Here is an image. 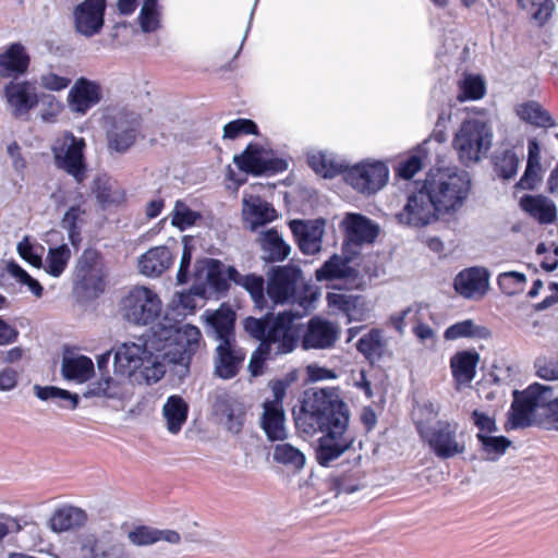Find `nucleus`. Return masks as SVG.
I'll list each match as a JSON object with an SVG mask.
<instances>
[{"mask_svg":"<svg viewBox=\"0 0 558 558\" xmlns=\"http://www.w3.org/2000/svg\"><path fill=\"white\" fill-rule=\"evenodd\" d=\"M526 277L522 272L507 271L502 272L497 278V283L500 290L508 295H514L524 290Z\"/></svg>","mask_w":558,"mask_h":558,"instance_id":"57","label":"nucleus"},{"mask_svg":"<svg viewBox=\"0 0 558 558\" xmlns=\"http://www.w3.org/2000/svg\"><path fill=\"white\" fill-rule=\"evenodd\" d=\"M260 426L271 441H283L288 438L283 408L263 404Z\"/></svg>","mask_w":558,"mask_h":558,"instance_id":"35","label":"nucleus"},{"mask_svg":"<svg viewBox=\"0 0 558 558\" xmlns=\"http://www.w3.org/2000/svg\"><path fill=\"white\" fill-rule=\"evenodd\" d=\"M458 100H478L484 97L486 86L484 80L476 74H465L458 84Z\"/></svg>","mask_w":558,"mask_h":558,"instance_id":"49","label":"nucleus"},{"mask_svg":"<svg viewBox=\"0 0 558 558\" xmlns=\"http://www.w3.org/2000/svg\"><path fill=\"white\" fill-rule=\"evenodd\" d=\"M260 246L265 259L269 262L284 260L291 253V246L276 229H269L260 235Z\"/></svg>","mask_w":558,"mask_h":558,"instance_id":"43","label":"nucleus"},{"mask_svg":"<svg viewBox=\"0 0 558 558\" xmlns=\"http://www.w3.org/2000/svg\"><path fill=\"white\" fill-rule=\"evenodd\" d=\"M234 163L244 172L255 175L276 174L288 169V161L265 145L251 143L245 150L234 156Z\"/></svg>","mask_w":558,"mask_h":558,"instance_id":"13","label":"nucleus"},{"mask_svg":"<svg viewBox=\"0 0 558 558\" xmlns=\"http://www.w3.org/2000/svg\"><path fill=\"white\" fill-rule=\"evenodd\" d=\"M161 310L162 302L159 295L144 286L133 287L120 303L121 316L138 326L154 323L160 316Z\"/></svg>","mask_w":558,"mask_h":558,"instance_id":"8","label":"nucleus"},{"mask_svg":"<svg viewBox=\"0 0 558 558\" xmlns=\"http://www.w3.org/2000/svg\"><path fill=\"white\" fill-rule=\"evenodd\" d=\"M493 141L490 125L481 119L462 122L453 138V147L464 165L480 161L489 150Z\"/></svg>","mask_w":558,"mask_h":558,"instance_id":"7","label":"nucleus"},{"mask_svg":"<svg viewBox=\"0 0 558 558\" xmlns=\"http://www.w3.org/2000/svg\"><path fill=\"white\" fill-rule=\"evenodd\" d=\"M35 396L43 400H51L56 402L60 408L74 410L78 404V396L71 393L65 389H61L54 386H34Z\"/></svg>","mask_w":558,"mask_h":558,"instance_id":"47","label":"nucleus"},{"mask_svg":"<svg viewBox=\"0 0 558 558\" xmlns=\"http://www.w3.org/2000/svg\"><path fill=\"white\" fill-rule=\"evenodd\" d=\"M17 253L28 264L36 268H41L43 266V253L44 247L38 244L31 241L28 236H24L19 243H17Z\"/></svg>","mask_w":558,"mask_h":558,"instance_id":"55","label":"nucleus"},{"mask_svg":"<svg viewBox=\"0 0 558 558\" xmlns=\"http://www.w3.org/2000/svg\"><path fill=\"white\" fill-rule=\"evenodd\" d=\"M326 300L329 308L344 315L348 323L364 322L374 310V304L363 295L329 292Z\"/></svg>","mask_w":558,"mask_h":558,"instance_id":"18","label":"nucleus"},{"mask_svg":"<svg viewBox=\"0 0 558 558\" xmlns=\"http://www.w3.org/2000/svg\"><path fill=\"white\" fill-rule=\"evenodd\" d=\"M123 396L122 385L111 377L101 378L99 381L92 384L85 393V397L122 398Z\"/></svg>","mask_w":558,"mask_h":558,"instance_id":"54","label":"nucleus"},{"mask_svg":"<svg viewBox=\"0 0 558 558\" xmlns=\"http://www.w3.org/2000/svg\"><path fill=\"white\" fill-rule=\"evenodd\" d=\"M520 206L541 223H550L557 217L555 204L543 195H525L520 199Z\"/></svg>","mask_w":558,"mask_h":558,"instance_id":"39","label":"nucleus"},{"mask_svg":"<svg viewBox=\"0 0 558 558\" xmlns=\"http://www.w3.org/2000/svg\"><path fill=\"white\" fill-rule=\"evenodd\" d=\"M341 226L348 242L355 245L371 244L379 233L378 225L361 214L348 213Z\"/></svg>","mask_w":558,"mask_h":558,"instance_id":"26","label":"nucleus"},{"mask_svg":"<svg viewBox=\"0 0 558 558\" xmlns=\"http://www.w3.org/2000/svg\"><path fill=\"white\" fill-rule=\"evenodd\" d=\"M106 0H85L73 12L75 29L92 37L98 34L104 26Z\"/></svg>","mask_w":558,"mask_h":558,"instance_id":"25","label":"nucleus"},{"mask_svg":"<svg viewBox=\"0 0 558 558\" xmlns=\"http://www.w3.org/2000/svg\"><path fill=\"white\" fill-rule=\"evenodd\" d=\"M489 272L484 267L461 270L453 280L456 292L468 300H481L489 290Z\"/></svg>","mask_w":558,"mask_h":558,"instance_id":"20","label":"nucleus"},{"mask_svg":"<svg viewBox=\"0 0 558 558\" xmlns=\"http://www.w3.org/2000/svg\"><path fill=\"white\" fill-rule=\"evenodd\" d=\"M158 341L150 329L146 336L119 344L113 357L116 375L138 385H150L160 380L166 373V367L158 349Z\"/></svg>","mask_w":558,"mask_h":558,"instance_id":"2","label":"nucleus"},{"mask_svg":"<svg viewBox=\"0 0 558 558\" xmlns=\"http://www.w3.org/2000/svg\"><path fill=\"white\" fill-rule=\"evenodd\" d=\"M304 313L291 311L279 313L267 324V333L260 344L266 345L270 354L282 355L290 353L296 345V329L294 320Z\"/></svg>","mask_w":558,"mask_h":558,"instance_id":"14","label":"nucleus"},{"mask_svg":"<svg viewBox=\"0 0 558 558\" xmlns=\"http://www.w3.org/2000/svg\"><path fill=\"white\" fill-rule=\"evenodd\" d=\"M535 374L544 380H558V355L538 356L534 362Z\"/></svg>","mask_w":558,"mask_h":558,"instance_id":"62","label":"nucleus"},{"mask_svg":"<svg viewBox=\"0 0 558 558\" xmlns=\"http://www.w3.org/2000/svg\"><path fill=\"white\" fill-rule=\"evenodd\" d=\"M171 225L181 231L193 227L198 219L201 214L193 210L185 202L177 201L171 211Z\"/></svg>","mask_w":558,"mask_h":558,"instance_id":"53","label":"nucleus"},{"mask_svg":"<svg viewBox=\"0 0 558 558\" xmlns=\"http://www.w3.org/2000/svg\"><path fill=\"white\" fill-rule=\"evenodd\" d=\"M137 21L143 33L158 31L161 26V9L158 0H144Z\"/></svg>","mask_w":558,"mask_h":558,"instance_id":"50","label":"nucleus"},{"mask_svg":"<svg viewBox=\"0 0 558 558\" xmlns=\"http://www.w3.org/2000/svg\"><path fill=\"white\" fill-rule=\"evenodd\" d=\"M102 268L101 255L94 248H86L76 264L77 276L86 283L101 278Z\"/></svg>","mask_w":558,"mask_h":558,"instance_id":"45","label":"nucleus"},{"mask_svg":"<svg viewBox=\"0 0 558 558\" xmlns=\"http://www.w3.org/2000/svg\"><path fill=\"white\" fill-rule=\"evenodd\" d=\"M189 414V405L182 397L170 396L162 407V415L167 429L171 434H178L185 424Z\"/></svg>","mask_w":558,"mask_h":558,"instance_id":"40","label":"nucleus"},{"mask_svg":"<svg viewBox=\"0 0 558 558\" xmlns=\"http://www.w3.org/2000/svg\"><path fill=\"white\" fill-rule=\"evenodd\" d=\"M228 277L235 284L244 288L251 295L255 306L259 310L267 307L265 296V280L262 276L250 274L241 275L234 267L228 268Z\"/></svg>","mask_w":558,"mask_h":558,"instance_id":"37","label":"nucleus"},{"mask_svg":"<svg viewBox=\"0 0 558 558\" xmlns=\"http://www.w3.org/2000/svg\"><path fill=\"white\" fill-rule=\"evenodd\" d=\"M245 352L238 348L235 342H220L216 349L215 371L223 379H230L236 375Z\"/></svg>","mask_w":558,"mask_h":558,"instance_id":"28","label":"nucleus"},{"mask_svg":"<svg viewBox=\"0 0 558 558\" xmlns=\"http://www.w3.org/2000/svg\"><path fill=\"white\" fill-rule=\"evenodd\" d=\"M102 98L101 85L86 77L77 78L71 86L66 102L69 109L78 116H84Z\"/></svg>","mask_w":558,"mask_h":558,"instance_id":"19","label":"nucleus"},{"mask_svg":"<svg viewBox=\"0 0 558 558\" xmlns=\"http://www.w3.org/2000/svg\"><path fill=\"white\" fill-rule=\"evenodd\" d=\"M154 338H158V349L163 363L187 367L192 356L201 349V330L190 324H180L166 315L151 327Z\"/></svg>","mask_w":558,"mask_h":558,"instance_id":"4","label":"nucleus"},{"mask_svg":"<svg viewBox=\"0 0 558 558\" xmlns=\"http://www.w3.org/2000/svg\"><path fill=\"white\" fill-rule=\"evenodd\" d=\"M343 178L356 192L373 195L388 183L389 169L384 161L365 159L345 168Z\"/></svg>","mask_w":558,"mask_h":558,"instance_id":"10","label":"nucleus"},{"mask_svg":"<svg viewBox=\"0 0 558 558\" xmlns=\"http://www.w3.org/2000/svg\"><path fill=\"white\" fill-rule=\"evenodd\" d=\"M396 218L400 225L411 228H423L442 218L438 207L434 203L424 185L411 192L402 209L397 213Z\"/></svg>","mask_w":558,"mask_h":558,"instance_id":"12","label":"nucleus"},{"mask_svg":"<svg viewBox=\"0 0 558 558\" xmlns=\"http://www.w3.org/2000/svg\"><path fill=\"white\" fill-rule=\"evenodd\" d=\"M36 83L46 90L59 93L69 87L71 80L48 70L38 76Z\"/></svg>","mask_w":558,"mask_h":558,"instance_id":"64","label":"nucleus"},{"mask_svg":"<svg viewBox=\"0 0 558 558\" xmlns=\"http://www.w3.org/2000/svg\"><path fill=\"white\" fill-rule=\"evenodd\" d=\"M108 147L117 153L128 151L138 138L144 137L143 120L134 111L120 110L107 119Z\"/></svg>","mask_w":558,"mask_h":558,"instance_id":"9","label":"nucleus"},{"mask_svg":"<svg viewBox=\"0 0 558 558\" xmlns=\"http://www.w3.org/2000/svg\"><path fill=\"white\" fill-rule=\"evenodd\" d=\"M428 143L425 142L421 145L416 151L410 156L407 160L400 162L398 168V174L403 179L413 178L423 167V161L426 158L427 149L426 145Z\"/></svg>","mask_w":558,"mask_h":558,"instance_id":"56","label":"nucleus"},{"mask_svg":"<svg viewBox=\"0 0 558 558\" xmlns=\"http://www.w3.org/2000/svg\"><path fill=\"white\" fill-rule=\"evenodd\" d=\"M8 106L14 117H26L38 105L36 83L29 81L10 82L4 88Z\"/></svg>","mask_w":558,"mask_h":558,"instance_id":"22","label":"nucleus"},{"mask_svg":"<svg viewBox=\"0 0 558 558\" xmlns=\"http://www.w3.org/2000/svg\"><path fill=\"white\" fill-rule=\"evenodd\" d=\"M173 264V255L167 246H155L137 260L138 271L146 277H159Z\"/></svg>","mask_w":558,"mask_h":558,"instance_id":"29","label":"nucleus"},{"mask_svg":"<svg viewBox=\"0 0 558 558\" xmlns=\"http://www.w3.org/2000/svg\"><path fill=\"white\" fill-rule=\"evenodd\" d=\"M422 311V306L414 304L411 306H408L407 308L402 310L399 313H395L390 316L389 322L391 326L399 332L403 333L405 327L409 324H417L420 322V314Z\"/></svg>","mask_w":558,"mask_h":558,"instance_id":"60","label":"nucleus"},{"mask_svg":"<svg viewBox=\"0 0 558 558\" xmlns=\"http://www.w3.org/2000/svg\"><path fill=\"white\" fill-rule=\"evenodd\" d=\"M338 326L319 316L311 318L302 337V348L305 350H326L337 342Z\"/></svg>","mask_w":558,"mask_h":558,"instance_id":"23","label":"nucleus"},{"mask_svg":"<svg viewBox=\"0 0 558 558\" xmlns=\"http://www.w3.org/2000/svg\"><path fill=\"white\" fill-rule=\"evenodd\" d=\"M207 332L220 342H234V312L226 305L216 311L207 310L202 315Z\"/></svg>","mask_w":558,"mask_h":558,"instance_id":"27","label":"nucleus"},{"mask_svg":"<svg viewBox=\"0 0 558 558\" xmlns=\"http://www.w3.org/2000/svg\"><path fill=\"white\" fill-rule=\"evenodd\" d=\"M424 187L429 193L442 218H452L462 209L471 191L466 171L456 167L432 170Z\"/></svg>","mask_w":558,"mask_h":558,"instance_id":"5","label":"nucleus"},{"mask_svg":"<svg viewBox=\"0 0 558 558\" xmlns=\"http://www.w3.org/2000/svg\"><path fill=\"white\" fill-rule=\"evenodd\" d=\"M29 65V57L24 46L19 43L10 45L0 53V76L10 77L24 74Z\"/></svg>","mask_w":558,"mask_h":558,"instance_id":"32","label":"nucleus"},{"mask_svg":"<svg viewBox=\"0 0 558 558\" xmlns=\"http://www.w3.org/2000/svg\"><path fill=\"white\" fill-rule=\"evenodd\" d=\"M477 439L482 445L485 458L490 461L499 459L511 445V441L505 436H495L493 434H477Z\"/></svg>","mask_w":558,"mask_h":558,"instance_id":"51","label":"nucleus"},{"mask_svg":"<svg viewBox=\"0 0 558 558\" xmlns=\"http://www.w3.org/2000/svg\"><path fill=\"white\" fill-rule=\"evenodd\" d=\"M417 428L421 437L440 459L452 458L465 450L464 440L458 435L456 423L439 421L434 426L417 423Z\"/></svg>","mask_w":558,"mask_h":558,"instance_id":"11","label":"nucleus"},{"mask_svg":"<svg viewBox=\"0 0 558 558\" xmlns=\"http://www.w3.org/2000/svg\"><path fill=\"white\" fill-rule=\"evenodd\" d=\"M490 330L473 319H464L450 325L444 332V338L447 341H456L459 339H488L490 338Z\"/></svg>","mask_w":558,"mask_h":558,"instance_id":"42","label":"nucleus"},{"mask_svg":"<svg viewBox=\"0 0 558 558\" xmlns=\"http://www.w3.org/2000/svg\"><path fill=\"white\" fill-rule=\"evenodd\" d=\"M87 221L86 210L78 204L69 207L61 219V227L68 232L69 241L77 246L81 241V232Z\"/></svg>","mask_w":558,"mask_h":558,"instance_id":"44","label":"nucleus"},{"mask_svg":"<svg viewBox=\"0 0 558 558\" xmlns=\"http://www.w3.org/2000/svg\"><path fill=\"white\" fill-rule=\"evenodd\" d=\"M510 428L542 426L558 430V398L550 386L534 383L522 391H513L509 411Z\"/></svg>","mask_w":558,"mask_h":558,"instance_id":"3","label":"nucleus"},{"mask_svg":"<svg viewBox=\"0 0 558 558\" xmlns=\"http://www.w3.org/2000/svg\"><path fill=\"white\" fill-rule=\"evenodd\" d=\"M71 256L68 244L49 247L41 268L51 277L59 278L68 267Z\"/></svg>","mask_w":558,"mask_h":558,"instance_id":"46","label":"nucleus"},{"mask_svg":"<svg viewBox=\"0 0 558 558\" xmlns=\"http://www.w3.org/2000/svg\"><path fill=\"white\" fill-rule=\"evenodd\" d=\"M8 274L13 277L19 283L26 286L28 290L37 298L43 295L41 284L34 279L26 270H24L17 263L9 262L7 264Z\"/></svg>","mask_w":558,"mask_h":558,"instance_id":"58","label":"nucleus"},{"mask_svg":"<svg viewBox=\"0 0 558 558\" xmlns=\"http://www.w3.org/2000/svg\"><path fill=\"white\" fill-rule=\"evenodd\" d=\"M86 513L74 506H63L57 509L48 521V527L54 533H63L85 524Z\"/></svg>","mask_w":558,"mask_h":558,"instance_id":"36","label":"nucleus"},{"mask_svg":"<svg viewBox=\"0 0 558 558\" xmlns=\"http://www.w3.org/2000/svg\"><path fill=\"white\" fill-rule=\"evenodd\" d=\"M518 118L536 128H553L555 120L551 114L537 101H524L514 108Z\"/></svg>","mask_w":558,"mask_h":558,"instance_id":"41","label":"nucleus"},{"mask_svg":"<svg viewBox=\"0 0 558 558\" xmlns=\"http://www.w3.org/2000/svg\"><path fill=\"white\" fill-rule=\"evenodd\" d=\"M289 226L303 254L315 255L322 251L325 220H291Z\"/></svg>","mask_w":558,"mask_h":558,"instance_id":"21","label":"nucleus"},{"mask_svg":"<svg viewBox=\"0 0 558 558\" xmlns=\"http://www.w3.org/2000/svg\"><path fill=\"white\" fill-rule=\"evenodd\" d=\"M386 344L384 332L380 329H372L357 341V350L364 355L379 352Z\"/></svg>","mask_w":558,"mask_h":558,"instance_id":"61","label":"nucleus"},{"mask_svg":"<svg viewBox=\"0 0 558 558\" xmlns=\"http://www.w3.org/2000/svg\"><path fill=\"white\" fill-rule=\"evenodd\" d=\"M94 536H88L83 544V547H89L93 553V558H129L124 547L120 544H111L94 549Z\"/></svg>","mask_w":558,"mask_h":558,"instance_id":"63","label":"nucleus"},{"mask_svg":"<svg viewBox=\"0 0 558 558\" xmlns=\"http://www.w3.org/2000/svg\"><path fill=\"white\" fill-rule=\"evenodd\" d=\"M266 292L274 304L298 303L303 313L316 300V292L305 286L301 269L293 265L272 267L267 275Z\"/></svg>","mask_w":558,"mask_h":558,"instance_id":"6","label":"nucleus"},{"mask_svg":"<svg viewBox=\"0 0 558 558\" xmlns=\"http://www.w3.org/2000/svg\"><path fill=\"white\" fill-rule=\"evenodd\" d=\"M264 187L252 186L251 191H244L242 199L243 222L251 231L274 221L277 218L275 208L264 201L257 193Z\"/></svg>","mask_w":558,"mask_h":558,"instance_id":"16","label":"nucleus"},{"mask_svg":"<svg viewBox=\"0 0 558 558\" xmlns=\"http://www.w3.org/2000/svg\"><path fill=\"white\" fill-rule=\"evenodd\" d=\"M61 371L65 379L82 384L94 375L95 367L90 357L75 353H66L62 359Z\"/></svg>","mask_w":558,"mask_h":558,"instance_id":"34","label":"nucleus"},{"mask_svg":"<svg viewBox=\"0 0 558 558\" xmlns=\"http://www.w3.org/2000/svg\"><path fill=\"white\" fill-rule=\"evenodd\" d=\"M274 460L293 470H301L305 465V454L295 446L289 442H279L274 447Z\"/></svg>","mask_w":558,"mask_h":558,"instance_id":"48","label":"nucleus"},{"mask_svg":"<svg viewBox=\"0 0 558 558\" xmlns=\"http://www.w3.org/2000/svg\"><path fill=\"white\" fill-rule=\"evenodd\" d=\"M84 147L85 141L70 132L58 136L51 147L56 165L73 175L76 181H82L85 171Z\"/></svg>","mask_w":558,"mask_h":558,"instance_id":"15","label":"nucleus"},{"mask_svg":"<svg viewBox=\"0 0 558 558\" xmlns=\"http://www.w3.org/2000/svg\"><path fill=\"white\" fill-rule=\"evenodd\" d=\"M221 262L216 259H202L196 264V277L206 288L209 287L216 292H221L228 288V268Z\"/></svg>","mask_w":558,"mask_h":558,"instance_id":"30","label":"nucleus"},{"mask_svg":"<svg viewBox=\"0 0 558 558\" xmlns=\"http://www.w3.org/2000/svg\"><path fill=\"white\" fill-rule=\"evenodd\" d=\"M213 413L229 433L238 435L246 422V408L239 399L222 392L216 396Z\"/></svg>","mask_w":558,"mask_h":558,"instance_id":"17","label":"nucleus"},{"mask_svg":"<svg viewBox=\"0 0 558 558\" xmlns=\"http://www.w3.org/2000/svg\"><path fill=\"white\" fill-rule=\"evenodd\" d=\"M306 156L308 166L323 178H333L340 172L344 173L343 160L331 151L310 149Z\"/></svg>","mask_w":558,"mask_h":558,"instance_id":"33","label":"nucleus"},{"mask_svg":"<svg viewBox=\"0 0 558 558\" xmlns=\"http://www.w3.org/2000/svg\"><path fill=\"white\" fill-rule=\"evenodd\" d=\"M296 424L307 434L323 433L316 448V459L320 465H328L353 442L348 430L349 410L333 389L306 393Z\"/></svg>","mask_w":558,"mask_h":558,"instance_id":"1","label":"nucleus"},{"mask_svg":"<svg viewBox=\"0 0 558 558\" xmlns=\"http://www.w3.org/2000/svg\"><path fill=\"white\" fill-rule=\"evenodd\" d=\"M480 354L473 350H463L450 357L452 378L458 386L469 385L475 377Z\"/></svg>","mask_w":558,"mask_h":558,"instance_id":"31","label":"nucleus"},{"mask_svg":"<svg viewBox=\"0 0 558 558\" xmlns=\"http://www.w3.org/2000/svg\"><path fill=\"white\" fill-rule=\"evenodd\" d=\"M317 281L342 279L353 288H361L364 279L361 272L351 265V260L338 254L332 255L315 271Z\"/></svg>","mask_w":558,"mask_h":558,"instance_id":"24","label":"nucleus"},{"mask_svg":"<svg viewBox=\"0 0 558 558\" xmlns=\"http://www.w3.org/2000/svg\"><path fill=\"white\" fill-rule=\"evenodd\" d=\"M544 170L541 163V146L535 138L527 143V163L525 171L518 182V186L523 190H533L542 181Z\"/></svg>","mask_w":558,"mask_h":558,"instance_id":"38","label":"nucleus"},{"mask_svg":"<svg viewBox=\"0 0 558 558\" xmlns=\"http://www.w3.org/2000/svg\"><path fill=\"white\" fill-rule=\"evenodd\" d=\"M257 124L250 119H236L230 121L223 126L222 137L226 140H235L242 135H257Z\"/></svg>","mask_w":558,"mask_h":558,"instance_id":"59","label":"nucleus"},{"mask_svg":"<svg viewBox=\"0 0 558 558\" xmlns=\"http://www.w3.org/2000/svg\"><path fill=\"white\" fill-rule=\"evenodd\" d=\"M39 118L46 123H54L62 113L63 102L54 95L38 93Z\"/></svg>","mask_w":558,"mask_h":558,"instance_id":"52","label":"nucleus"}]
</instances>
